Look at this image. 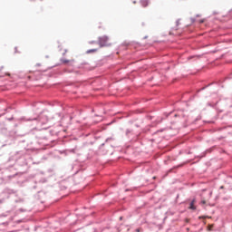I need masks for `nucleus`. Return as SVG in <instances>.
I'll return each mask as SVG.
<instances>
[{
  "instance_id": "4",
  "label": "nucleus",
  "mask_w": 232,
  "mask_h": 232,
  "mask_svg": "<svg viewBox=\"0 0 232 232\" xmlns=\"http://www.w3.org/2000/svg\"><path fill=\"white\" fill-rule=\"evenodd\" d=\"M189 209H197V208H195V200H192L189 206Z\"/></svg>"
},
{
  "instance_id": "7",
  "label": "nucleus",
  "mask_w": 232,
  "mask_h": 232,
  "mask_svg": "<svg viewBox=\"0 0 232 232\" xmlns=\"http://www.w3.org/2000/svg\"><path fill=\"white\" fill-rule=\"evenodd\" d=\"M35 66H41V63H37Z\"/></svg>"
},
{
  "instance_id": "6",
  "label": "nucleus",
  "mask_w": 232,
  "mask_h": 232,
  "mask_svg": "<svg viewBox=\"0 0 232 232\" xmlns=\"http://www.w3.org/2000/svg\"><path fill=\"white\" fill-rule=\"evenodd\" d=\"M136 232H140V228H137V229H136Z\"/></svg>"
},
{
  "instance_id": "3",
  "label": "nucleus",
  "mask_w": 232,
  "mask_h": 232,
  "mask_svg": "<svg viewBox=\"0 0 232 232\" xmlns=\"http://www.w3.org/2000/svg\"><path fill=\"white\" fill-rule=\"evenodd\" d=\"M61 63L62 64H68V63H73V59L72 60L62 59Z\"/></svg>"
},
{
  "instance_id": "9",
  "label": "nucleus",
  "mask_w": 232,
  "mask_h": 232,
  "mask_svg": "<svg viewBox=\"0 0 232 232\" xmlns=\"http://www.w3.org/2000/svg\"><path fill=\"white\" fill-rule=\"evenodd\" d=\"M209 227H210L209 229H211V228L213 227V226H212V225H210V226H209Z\"/></svg>"
},
{
  "instance_id": "1",
  "label": "nucleus",
  "mask_w": 232,
  "mask_h": 232,
  "mask_svg": "<svg viewBox=\"0 0 232 232\" xmlns=\"http://www.w3.org/2000/svg\"><path fill=\"white\" fill-rule=\"evenodd\" d=\"M99 44L101 48L104 46H111V44L110 43V38H108V36H102L99 39Z\"/></svg>"
},
{
  "instance_id": "2",
  "label": "nucleus",
  "mask_w": 232,
  "mask_h": 232,
  "mask_svg": "<svg viewBox=\"0 0 232 232\" xmlns=\"http://www.w3.org/2000/svg\"><path fill=\"white\" fill-rule=\"evenodd\" d=\"M153 0H140V5L143 6V8H146L150 3H151Z\"/></svg>"
},
{
  "instance_id": "10",
  "label": "nucleus",
  "mask_w": 232,
  "mask_h": 232,
  "mask_svg": "<svg viewBox=\"0 0 232 232\" xmlns=\"http://www.w3.org/2000/svg\"><path fill=\"white\" fill-rule=\"evenodd\" d=\"M199 23H204V20H201Z\"/></svg>"
},
{
  "instance_id": "5",
  "label": "nucleus",
  "mask_w": 232,
  "mask_h": 232,
  "mask_svg": "<svg viewBox=\"0 0 232 232\" xmlns=\"http://www.w3.org/2000/svg\"><path fill=\"white\" fill-rule=\"evenodd\" d=\"M93 52H97V49L89 50V51H87V53H92Z\"/></svg>"
},
{
  "instance_id": "8",
  "label": "nucleus",
  "mask_w": 232,
  "mask_h": 232,
  "mask_svg": "<svg viewBox=\"0 0 232 232\" xmlns=\"http://www.w3.org/2000/svg\"><path fill=\"white\" fill-rule=\"evenodd\" d=\"M209 227H210L209 229H211V228L213 227V226H212V225H210V226H209Z\"/></svg>"
},
{
  "instance_id": "11",
  "label": "nucleus",
  "mask_w": 232,
  "mask_h": 232,
  "mask_svg": "<svg viewBox=\"0 0 232 232\" xmlns=\"http://www.w3.org/2000/svg\"><path fill=\"white\" fill-rule=\"evenodd\" d=\"M202 204H206V201H202Z\"/></svg>"
}]
</instances>
